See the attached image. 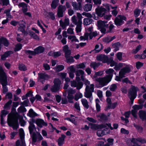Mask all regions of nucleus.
Listing matches in <instances>:
<instances>
[{
	"instance_id": "obj_61",
	"label": "nucleus",
	"mask_w": 146,
	"mask_h": 146,
	"mask_svg": "<svg viewBox=\"0 0 146 146\" xmlns=\"http://www.w3.org/2000/svg\"><path fill=\"white\" fill-rule=\"evenodd\" d=\"M1 118H3V117L5 116V115L8 113V112L7 111H6L5 110H3L1 111Z\"/></svg>"
},
{
	"instance_id": "obj_52",
	"label": "nucleus",
	"mask_w": 146,
	"mask_h": 146,
	"mask_svg": "<svg viewBox=\"0 0 146 146\" xmlns=\"http://www.w3.org/2000/svg\"><path fill=\"white\" fill-rule=\"evenodd\" d=\"M64 69V66L62 65H60L56 66V71L59 72Z\"/></svg>"
},
{
	"instance_id": "obj_40",
	"label": "nucleus",
	"mask_w": 146,
	"mask_h": 146,
	"mask_svg": "<svg viewBox=\"0 0 146 146\" xmlns=\"http://www.w3.org/2000/svg\"><path fill=\"white\" fill-rule=\"evenodd\" d=\"M100 101L98 99H97L96 100V107L97 110V112H99L100 111V106L99 104Z\"/></svg>"
},
{
	"instance_id": "obj_24",
	"label": "nucleus",
	"mask_w": 146,
	"mask_h": 146,
	"mask_svg": "<svg viewBox=\"0 0 146 146\" xmlns=\"http://www.w3.org/2000/svg\"><path fill=\"white\" fill-rule=\"evenodd\" d=\"M36 123L37 125L40 127H41L42 125L46 126L47 124L42 119H38L36 121Z\"/></svg>"
},
{
	"instance_id": "obj_42",
	"label": "nucleus",
	"mask_w": 146,
	"mask_h": 146,
	"mask_svg": "<svg viewBox=\"0 0 146 146\" xmlns=\"http://www.w3.org/2000/svg\"><path fill=\"white\" fill-rule=\"evenodd\" d=\"M29 35L34 39L38 40H39V38L38 36L33 32L31 31L30 32Z\"/></svg>"
},
{
	"instance_id": "obj_2",
	"label": "nucleus",
	"mask_w": 146,
	"mask_h": 146,
	"mask_svg": "<svg viewBox=\"0 0 146 146\" xmlns=\"http://www.w3.org/2000/svg\"><path fill=\"white\" fill-rule=\"evenodd\" d=\"M29 130L32 138V144H34L36 141L37 139H38V140L40 141L42 139V137L39 133H36L35 132H33L34 129H36L35 125L33 123L31 122H29Z\"/></svg>"
},
{
	"instance_id": "obj_49",
	"label": "nucleus",
	"mask_w": 146,
	"mask_h": 146,
	"mask_svg": "<svg viewBox=\"0 0 146 146\" xmlns=\"http://www.w3.org/2000/svg\"><path fill=\"white\" fill-rule=\"evenodd\" d=\"M117 88V86L116 84H113L111 85L110 89V90L112 92H114Z\"/></svg>"
},
{
	"instance_id": "obj_3",
	"label": "nucleus",
	"mask_w": 146,
	"mask_h": 146,
	"mask_svg": "<svg viewBox=\"0 0 146 146\" xmlns=\"http://www.w3.org/2000/svg\"><path fill=\"white\" fill-rule=\"evenodd\" d=\"M77 15H74L72 17L71 20L72 23L76 25V29L77 32L81 31V26L82 23V17L81 14L79 13H77Z\"/></svg>"
},
{
	"instance_id": "obj_51",
	"label": "nucleus",
	"mask_w": 146,
	"mask_h": 146,
	"mask_svg": "<svg viewBox=\"0 0 146 146\" xmlns=\"http://www.w3.org/2000/svg\"><path fill=\"white\" fill-rule=\"evenodd\" d=\"M67 98L68 99L69 102L72 103H73V101L72 100L74 98V97L73 95H68Z\"/></svg>"
},
{
	"instance_id": "obj_60",
	"label": "nucleus",
	"mask_w": 146,
	"mask_h": 146,
	"mask_svg": "<svg viewBox=\"0 0 146 146\" xmlns=\"http://www.w3.org/2000/svg\"><path fill=\"white\" fill-rule=\"evenodd\" d=\"M141 12V10L138 9H136L134 11V15L135 17L139 16Z\"/></svg>"
},
{
	"instance_id": "obj_34",
	"label": "nucleus",
	"mask_w": 146,
	"mask_h": 146,
	"mask_svg": "<svg viewBox=\"0 0 146 146\" xmlns=\"http://www.w3.org/2000/svg\"><path fill=\"white\" fill-rule=\"evenodd\" d=\"M19 6L22 7L23 12L24 13L27 11V5L24 3H20Z\"/></svg>"
},
{
	"instance_id": "obj_16",
	"label": "nucleus",
	"mask_w": 146,
	"mask_h": 146,
	"mask_svg": "<svg viewBox=\"0 0 146 146\" xmlns=\"http://www.w3.org/2000/svg\"><path fill=\"white\" fill-rule=\"evenodd\" d=\"M106 10L105 8L100 7L96 8V12L98 16L102 17L105 14Z\"/></svg>"
},
{
	"instance_id": "obj_15",
	"label": "nucleus",
	"mask_w": 146,
	"mask_h": 146,
	"mask_svg": "<svg viewBox=\"0 0 146 146\" xmlns=\"http://www.w3.org/2000/svg\"><path fill=\"white\" fill-rule=\"evenodd\" d=\"M134 110H132L131 113L133 115L135 118L137 117V110L143 108L142 105H135L133 106Z\"/></svg>"
},
{
	"instance_id": "obj_21",
	"label": "nucleus",
	"mask_w": 146,
	"mask_h": 146,
	"mask_svg": "<svg viewBox=\"0 0 146 146\" xmlns=\"http://www.w3.org/2000/svg\"><path fill=\"white\" fill-rule=\"evenodd\" d=\"M114 72V70L112 69H109L107 70L106 71V72L108 75H106L105 76H107V78L111 80Z\"/></svg>"
},
{
	"instance_id": "obj_59",
	"label": "nucleus",
	"mask_w": 146,
	"mask_h": 146,
	"mask_svg": "<svg viewBox=\"0 0 146 146\" xmlns=\"http://www.w3.org/2000/svg\"><path fill=\"white\" fill-rule=\"evenodd\" d=\"M76 67L78 69L82 68L83 69L85 67V66L84 63H82L76 66Z\"/></svg>"
},
{
	"instance_id": "obj_56",
	"label": "nucleus",
	"mask_w": 146,
	"mask_h": 146,
	"mask_svg": "<svg viewBox=\"0 0 146 146\" xmlns=\"http://www.w3.org/2000/svg\"><path fill=\"white\" fill-rule=\"evenodd\" d=\"M22 47V45L20 44H17L14 48L15 51H18L20 50Z\"/></svg>"
},
{
	"instance_id": "obj_10",
	"label": "nucleus",
	"mask_w": 146,
	"mask_h": 146,
	"mask_svg": "<svg viewBox=\"0 0 146 146\" xmlns=\"http://www.w3.org/2000/svg\"><path fill=\"white\" fill-rule=\"evenodd\" d=\"M44 49L42 46H40L37 47L34 50V51H31L30 50H26L25 52L26 53L32 54V55H35L36 54L42 53L44 52Z\"/></svg>"
},
{
	"instance_id": "obj_22",
	"label": "nucleus",
	"mask_w": 146,
	"mask_h": 146,
	"mask_svg": "<svg viewBox=\"0 0 146 146\" xmlns=\"http://www.w3.org/2000/svg\"><path fill=\"white\" fill-rule=\"evenodd\" d=\"M66 137L65 135L64 134H62L61 136L59 137L57 141L59 146H61L64 143V139Z\"/></svg>"
},
{
	"instance_id": "obj_62",
	"label": "nucleus",
	"mask_w": 146,
	"mask_h": 146,
	"mask_svg": "<svg viewBox=\"0 0 146 146\" xmlns=\"http://www.w3.org/2000/svg\"><path fill=\"white\" fill-rule=\"evenodd\" d=\"M117 59L119 60H121L122 59V53L121 52H119L117 54Z\"/></svg>"
},
{
	"instance_id": "obj_58",
	"label": "nucleus",
	"mask_w": 146,
	"mask_h": 146,
	"mask_svg": "<svg viewBox=\"0 0 146 146\" xmlns=\"http://www.w3.org/2000/svg\"><path fill=\"white\" fill-rule=\"evenodd\" d=\"M141 48V46L139 45L136 48V49H133L132 51V53L134 54L137 53Z\"/></svg>"
},
{
	"instance_id": "obj_57",
	"label": "nucleus",
	"mask_w": 146,
	"mask_h": 146,
	"mask_svg": "<svg viewBox=\"0 0 146 146\" xmlns=\"http://www.w3.org/2000/svg\"><path fill=\"white\" fill-rule=\"evenodd\" d=\"M101 47L99 49H97L99 47V46L98 44L96 45L94 50H96V52H100L103 48V46L102 44H100Z\"/></svg>"
},
{
	"instance_id": "obj_25",
	"label": "nucleus",
	"mask_w": 146,
	"mask_h": 146,
	"mask_svg": "<svg viewBox=\"0 0 146 146\" xmlns=\"http://www.w3.org/2000/svg\"><path fill=\"white\" fill-rule=\"evenodd\" d=\"M23 23L22 24V25H21L20 26V27H19V29L23 33H24V35H27L28 34V33L27 32L25 31V29L26 28V26L25 24V23L24 22H23Z\"/></svg>"
},
{
	"instance_id": "obj_18",
	"label": "nucleus",
	"mask_w": 146,
	"mask_h": 146,
	"mask_svg": "<svg viewBox=\"0 0 146 146\" xmlns=\"http://www.w3.org/2000/svg\"><path fill=\"white\" fill-rule=\"evenodd\" d=\"M38 75V80H40V81L43 84V82L41 80H45L50 78V76L45 73H39Z\"/></svg>"
},
{
	"instance_id": "obj_43",
	"label": "nucleus",
	"mask_w": 146,
	"mask_h": 146,
	"mask_svg": "<svg viewBox=\"0 0 146 146\" xmlns=\"http://www.w3.org/2000/svg\"><path fill=\"white\" fill-rule=\"evenodd\" d=\"M136 141H135V143H137L138 141L142 143H146V140H145V139H143L142 138H138L137 139H136Z\"/></svg>"
},
{
	"instance_id": "obj_27",
	"label": "nucleus",
	"mask_w": 146,
	"mask_h": 146,
	"mask_svg": "<svg viewBox=\"0 0 146 146\" xmlns=\"http://www.w3.org/2000/svg\"><path fill=\"white\" fill-rule=\"evenodd\" d=\"M76 76H81L82 80H84V72L83 70H78L76 71Z\"/></svg>"
},
{
	"instance_id": "obj_46",
	"label": "nucleus",
	"mask_w": 146,
	"mask_h": 146,
	"mask_svg": "<svg viewBox=\"0 0 146 146\" xmlns=\"http://www.w3.org/2000/svg\"><path fill=\"white\" fill-rule=\"evenodd\" d=\"M12 103V101L10 100L7 102L4 106V108L6 109H9L10 108V105Z\"/></svg>"
},
{
	"instance_id": "obj_53",
	"label": "nucleus",
	"mask_w": 146,
	"mask_h": 146,
	"mask_svg": "<svg viewBox=\"0 0 146 146\" xmlns=\"http://www.w3.org/2000/svg\"><path fill=\"white\" fill-rule=\"evenodd\" d=\"M123 64L121 63H119L117 65L116 64L114 69L116 70H119L123 66Z\"/></svg>"
},
{
	"instance_id": "obj_8",
	"label": "nucleus",
	"mask_w": 146,
	"mask_h": 146,
	"mask_svg": "<svg viewBox=\"0 0 146 146\" xmlns=\"http://www.w3.org/2000/svg\"><path fill=\"white\" fill-rule=\"evenodd\" d=\"M53 83L54 85L50 88V90L52 92H56L60 90L61 81L59 79L55 78L54 80Z\"/></svg>"
},
{
	"instance_id": "obj_54",
	"label": "nucleus",
	"mask_w": 146,
	"mask_h": 146,
	"mask_svg": "<svg viewBox=\"0 0 146 146\" xmlns=\"http://www.w3.org/2000/svg\"><path fill=\"white\" fill-rule=\"evenodd\" d=\"M19 112H25L26 111L25 108L23 106H21L18 109Z\"/></svg>"
},
{
	"instance_id": "obj_48",
	"label": "nucleus",
	"mask_w": 146,
	"mask_h": 146,
	"mask_svg": "<svg viewBox=\"0 0 146 146\" xmlns=\"http://www.w3.org/2000/svg\"><path fill=\"white\" fill-rule=\"evenodd\" d=\"M18 117L20 118L19 123L21 126H24L25 124V121L23 119V117L19 115L18 116Z\"/></svg>"
},
{
	"instance_id": "obj_29",
	"label": "nucleus",
	"mask_w": 146,
	"mask_h": 146,
	"mask_svg": "<svg viewBox=\"0 0 146 146\" xmlns=\"http://www.w3.org/2000/svg\"><path fill=\"white\" fill-rule=\"evenodd\" d=\"M92 5L90 3L85 4L83 7L84 10L85 11H90L92 8Z\"/></svg>"
},
{
	"instance_id": "obj_30",
	"label": "nucleus",
	"mask_w": 146,
	"mask_h": 146,
	"mask_svg": "<svg viewBox=\"0 0 146 146\" xmlns=\"http://www.w3.org/2000/svg\"><path fill=\"white\" fill-rule=\"evenodd\" d=\"M0 41L2 44L6 46H8L9 44V43L7 39L3 37L0 38Z\"/></svg>"
},
{
	"instance_id": "obj_44",
	"label": "nucleus",
	"mask_w": 146,
	"mask_h": 146,
	"mask_svg": "<svg viewBox=\"0 0 146 146\" xmlns=\"http://www.w3.org/2000/svg\"><path fill=\"white\" fill-rule=\"evenodd\" d=\"M9 3V0H0V4L3 6H7Z\"/></svg>"
},
{
	"instance_id": "obj_13",
	"label": "nucleus",
	"mask_w": 146,
	"mask_h": 146,
	"mask_svg": "<svg viewBox=\"0 0 146 146\" xmlns=\"http://www.w3.org/2000/svg\"><path fill=\"white\" fill-rule=\"evenodd\" d=\"M66 10L65 6L59 5L58 7L57 15L59 17H61L63 16V13Z\"/></svg>"
},
{
	"instance_id": "obj_11",
	"label": "nucleus",
	"mask_w": 146,
	"mask_h": 146,
	"mask_svg": "<svg viewBox=\"0 0 146 146\" xmlns=\"http://www.w3.org/2000/svg\"><path fill=\"white\" fill-rule=\"evenodd\" d=\"M138 90L137 87L132 85L128 91V95L129 97H134L135 98L137 96V92Z\"/></svg>"
},
{
	"instance_id": "obj_12",
	"label": "nucleus",
	"mask_w": 146,
	"mask_h": 146,
	"mask_svg": "<svg viewBox=\"0 0 146 146\" xmlns=\"http://www.w3.org/2000/svg\"><path fill=\"white\" fill-rule=\"evenodd\" d=\"M126 17L123 15H118L114 21L115 25L117 26H120L123 23V20H125Z\"/></svg>"
},
{
	"instance_id": "obj_6",
	"label": "nucleus",
	"mask_w": 146,
	"mask_h": 146,
	"mask_svg": "<svg viewBox=\"0 0 146 146\" xmlns=\"http://www.w3.org/2000/svg\"><path fill=\"white\" fill-rule=\"evenodd\" d=\"M98 28L100 29L102 33H105L106 31V28L108 27L109 24L107 21H102L99 20L97 22Z\"/></svg>"
},
{
	"instance_id": "obj_9",
	"label": "nucleus",
	"mask_w": 146,
	"mask_h": 146,
	"mask_svg": "<svg viewBox=\"0 0 146 146\" xmlns=\"http://www.w3.org/2000/svg\"><path fill=\"white\" fill-rule=\"evenodd\" d=\"M130 71V69L129 68L127 67H125L121 69L119 72V76H116L115 80L118 81H120L121 79L123 78L124 77V75L127 73L129 72Z\"/></svg>"
},
{
	"instance_id": "obj_5",
	"label": "nucleus",
	"mask_w": 146,
	"mask_h": 146,
	"mask_svg": "<svg viewBox=\"0 0 146 146\" xmlns=\"http://www.w3.org/2000/svg\"><path fill=\"white\" fill-rule=\"evenodd\" d=\"M94 85L93 84L86 86L84 96L86 98L90 99V101H91L90 99L92 96V93L94 92Z\"/></svg>"
},
{
	"instance_id": "obj_7",
	"label": "nucleus",
	"mask_w": 146,
	"mask_h": 146,
	"mask_svg": "<svg viewBox=\"0 0 146 146\" xmlns=\"http://www.w3.org/2000/svg\"><path fill=\"white\" fill-rule=\"evenodd\" d=\"M7 123L9 125L13 127L14 129L17 130L19 127V124L18 119L15 117H11L10 118H8Z\"/></svg>"
},
{
	"instance_id": "obj_63",
	"label": "nucleus",
	"mask_w": 146,
	"mask_h": 146,
	"mask_svg": "<svg viewBox=\"0 0 146 146\" xmlns=\"http://www.w3.org/2000/svg\"><path fill=\"white\" fill-rule=\"evenodd\" d=\"M19 69L20 70L24 71L27 70V68L25 66L24 64H21L19 65Z\"/></svg>"
},
{
	"instance_id": "obj_31",
	"label": "nucleus",
	"mask_w": 146,
	"mask_h": 146,
	"mask_svg": "<svg viewBox=\"0 0 146 146\" xmlns=\"http://www.w3.org/2000/svg\"><path fill=\"white\" fill-rule=\"evenodd\" d=\"M19 135L23 143V145H21V146H25V144L23 143L24 136V132L23 129H19Z\"/></svg>"
},
{
	"instance_id": "obj_38",
	"label": "nucleus",
	"mask_w": 146,
	"mask_h": 146,
	"mask_svg": "<svg viewBox=\"0 0 146 146\" xmlns=\"http://www.w3.org/2000/svg\"><path fill=\"white\" fill-rule=\"evenodd\" d=\"M66 60V62L68 63H71L74 62V60L73 57L70 56L65 57Z\"/></svg>"
},
{
	"instance_id": "obj_37",
	"label": "nucleus",
	"mask_w": 146,
	"mask_h": 146,
	"mask_svg": "<svg viewBox=\"0 0 146 146\" xmlns=\"http://www.w3.org/2000/svg\"><path fill=\"white\" fill-rule=\"evenodd\" d=\"M121 45L120 43L118 42L114 44H112V46L114 47L113 48H114L115 51H116L119 50V46H120Z\"/></svg>"
},
{
	"instance_id": "obj_14",
	"label": "nucleus",
	"mask_w": 146,
	"mask_h": 146,
	"mask_svg": "<svg viewBox=\"0 0 146 146\" xmlns=\"http://www.w3.org/2000/svg\"><path fill=\"white\" fill-rule=\"evenodd\" d=\"M83 85V83L81 82H79L78 83L74 80L71 82V86L72 87H76L77 89L78 90L82 87Z\"/></svg>"
},
{
	"instance_id": "obj_32",
	"label": "nucleus",
	"mask_w": 146,
	"mask_h": 146,
	"mask_svg": "<svg viewBox=\"0 0 146 146\" xmlns=\"http://www.w3.org/2000/svg\"><path fill=\"white\" fill-rule=\"evenodd\" d=\"M12 53V52L11 51H8L5 52L3 55H1V59L3 60H5L7 57L9 56Z\"/></svg>"
},
{
	"instance_id": "obj_50",
	"label": "nucleus",
	"mask_w": 146,
	"mask_h": 146,
	"mask_svg": "<svg viewBox=\"0 0 146 146\" xmlns=\"http://www.w3.org/2000/svg\"><path fill=\"white\" fill-rule=\"evenodd\" d=\"M76 92L75 90H74L71 88H69L67 90L68 95H72L74 94Z\"/></svg>"
},
{
	"instance_id": "obj_26",
	"label": "nucleus",
	"mask_w": 146,
	"mask_h": 146,
	"mask_svg": "<svg viewBox=\"0 0 146 146\" xmlns=\"http://www.w3.org/2000/svg\"><path fill=\"white\" fill-rule=\"evenodd\" d=\"M139 115L143 120H146V111L141 110L139 112Z\"/></svg>"
},
{
	"instance_id": "obj_39",
	"label": "nucleus",
	"mask_w": 146,
	"mask_h": 146,
	"mask_svg": "<svg viewBox=\"0 0 146 146\" xmlns=\"http://www.w3.org/2000/svg\"><path fill=\"white\" fill-rule=\"evenodd\" d=\"M11 10V9H8L5 10L4 11V13L6 14V16L7 17V19H11L12 17L11 15L10 14V11Z\"/></svg>"
},
{
	"instance_id": "obj_41",
	"label": "nucleus",
	"mask_w": 146,
	"mask_h": 146,
	"mask_svg": "<svg viewBox=\"0 0 146 146\" xmlns=\"http://www.w3.org/2000/svg\"><path fill=\"white\" fill-rule=\"evenodd\" d=\"M81 102L83 105L84 107L87 109H88L89 108V106L88 104V102L87 100L85 99H82L81 100Z\"/></svg>"
},
{
	"instance_id": "obj_19",
	"label": "nucleus",
	"mask_w": 146,
	"mask_h": 146,
	"mask_svg": "<svg viewBox=\"0 0 146 146\" xmlns=\"http://www.w3.org/2000/svg\"><path fill=\"white\" fill-rule=\"evenodd\" d=\"M96 58L98 60L102 61L104 63L107 62L108 60V57L104 54H101L97 56Z\"/></svg>"
},
{
	"instance_id": "obj_35",
	"label": "nucleus",
	"mask_w": 146,
	"mask_h": 146,
	"mask_svg": "<svg viewBox=\"0 0 146 146\" xmlns=\"http://www.w3.org/2000/svg\"><path fill=\"white\" fill-rule=\"evenodd\" d=\"M28 115L30 117H33L37 116V114L31 109L29 110Z\"/></svg>"
},
{
	"instance_id": "obj_17",
	"label": "nucleus",
	"mask_w": 146,
	"mask_h": 146,
	"mask_svg": "<svg viewBox=\"0 0 146 146\" xmlns=\"http://www.w3.org/2000/svg\"><path fill=\"white\" fill-rule=\"evenodd\" d=\"M136 139L133 138L132 139H126V142L129 146H140L137 143H135Z\"/></svg>"
},
{
	"instance_id": "obj_33",
	"label": "nucleus",
	"mask_w": 146,
	"mask_h": 146,
	"mask_svg": "<svg viewBox=\"0 0 146 146\" xmlns=\"http://www.w3.org/2000/svg\"><path fill=\"white\" fill-rule=\"evenodd\" d=\"M107 126H108V127H110L111 129H113V128L111 127V125L110 123H106L104 124H101L99 125H98V129H102L106 127Z\"/></svg>"
},
{
	"instance_id": "obj_55",
	"label": "nucleus",
	"mask_w": 146,
	"mask_h": 146,
	"mask_svg": "<svg viewBox=\"0 0 146 146\" xmlns=\"http://www.w3.org/2000/svg\"><path fill=\"white\" fill-rule=\"evenodd\" d=\"M103 71H99L95 73V75L93 76V78H97V76H100L103 74Z\"/></svg>"
},
{
	"instance_id": "obj_4",
	"label": "nucleus",
	"mask_w": 146,
	"mask_h": 146,
	"mask_svg": "<svg viewBox=\"0 0 146 146\" xmlns=\"http://www.w3.org/2000/svg\"><path fill=\"white\" fill-rule=\"evenodd\" d=\"M97 83H98V87H102L107 85L111 80L107 77H99L96 78L95 80Z\"/></svg>"
},
{
	"instance_id": "obj_36",
	"label": "nucleus",
	"mask_w": 146,
	"mask_h": 146,
	"mask_svg": "<svg viewBox=\"0 0 146 146\" xmlns=\"http://www.w3.org/2000/svg\"><path fill=\"white\" fill-rule=\"evenodd\" d=\"M100 65V63L99 62L96 63V62H92L90 63V66L91 67L93 68L94 70H95Z\"/></svg>"
},
{
	"instance_id": "obj_1",
	"label": "nucleus",
	"mask_w": 146,
	"mask_h": 146,
	"mask_svg": "<svg viewBox=\"0 0 146 146\" xmlns=\"http://www.w3.org/2000/svg\"><path fill=\"white\" fill-rule=\"evenodd\" d=\"M0 83L2 85L3 93H5L7 92L8 89L7 86L8 83L7 76L1 67H0Z\"/></svg>"
},
{
	"instance_id": "obj_45",
	"label": "nucleus",
	"mask_w": 146,
	"mask_h": 146,
	"mask_svg": "<svg viewBox=\"0 0 146 146\" xmlns=\"http://www.w3.org/2000/svg\"><path fill=\"white\" fill-rule=\"evenodd\" d=\"M97 117H100L101 119L103 120H106L107 119V116L103 113H100L99 115H97Z\"/></svg>"
},
{
	"instance_id": "obj_20",
	"label": "nucleus",
	"mask_w": 146,
	"mask_h": 146,
	"mask_svg": "<svg viewBox=\"0 0 146 146\" xmlns=\"http://www.w3.org/2000/svg\"><path fill=\"white\" fill-rule=\"evenodd\" d=\"M60 26L63 29H64L67 26H68L69 25V19L68 18L65 19L64 22L62 20H60Z\"/></svg>"
},
{
	"instance_id": "obj_47",
	"label": "nucleus",
	"mask_w": 146,
	"mask_h": 146,
	"mask_svg": "<svg viewBox=\"0 0 146 146\" xmlns=\"http://www.w3.org/2000/svg\"><path fill=\"white\" fill-rule=\"evenodd\" d=\"M90 39H92L93 37H95L98 35V34L96 31L90 32L89 33Z\"/></svg>"
},
{
	"instance_id": "obj_64",
	"label": "nucleus",
	"mask_w": 146,
	"mask_h": 146,
	"mask_svg": "<svg viewBox=\"0 0 146 146\" xmlns=\"http://www.w3.org/2000/svg\"><path fill=\"white\" fill-rule=\"evenodd\" d=\"M82 97V95L81 94H76L75 95L74 99L77 101L79 98H81Z\"/></svg>"
},
{
	"instance_id": "obj_28",
	"label": "nucleus",
	"mask_w": 146,
	"mask_h": 146,
	"mask_svg": "<svg viewBox=\"0 0 146 146\" xmlns=\"http://www.w3.org/2000/svg\"><path fill=\"white\" fill-rule=\"evenodd\" d=\"M93 22V20L91 18H85L83 20V24L84 25H88L91 23Z\"/></svg>"
},
{
	"instance_id": "obj_23",
	"label": "nucleus",
	"mask_w": 146,
	"mask_h": 146,
	"mask_svg": "<svg viewBox=\"0 0 146 146\" xmlns=\"http://www.w3.org/2000/svg\"><path fill=\"white\" fill-rule=\"evenodd\" d=\"M72 5L74 9L78 10H80L82 8V4L81 3H77L76 2H73L72 3Z\"/></svg>"
}]
</instances>
